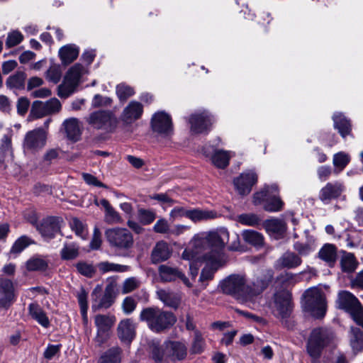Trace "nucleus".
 Here are the masks:
<instances>
[{"mask_svg": "<svg viewBox=\"0 0 363 363\" xmlns=\"http://www.w3.org/2000/svg\"><path fill=\"white\" fill-rule=\"evenodd\" d=\"M274 277L272 269H265L251 279L240 274H232L220 283L223 293L232 296L240 303H247L260 295L270 284Z\"/></svg>", "mask_w": 363, "mask_h": 363, "instance_id": "1", "label": "nucleus"}, {"mask_svg": "<svg viewBox=\"0 0 363 363\" xmlns=\"http://www.w3.org/2000/svg\"><path fill=\"white\" fill-rule=\"evenodd\" d=\"M229 240L226 228L211 231L201 237L196 238L193 245L196 248H202L208 252L202 255L203 258L211 259L216 263H225L227 257L223 250Z\"/></svg>", "mask_w": 363, "mask_h": 363, "instance_id": "2", "label": "nucleus"}, {"mask_svg": "<svg viewBox=\"0 0 363 363\" xmlns=\"http://www.w3.org/2000/svg\"><path fill=\"white\" fill-rule=\"evenodd\" d=\"M338 338L330 328L318 327L313 328L306 342V352L313 362H317L321 357L325 348L334 349L337 346Z\"/></svg>", "mask_w": 363, "mask_h": 363, "instance_id": "3", "label": "nucleus"}, {"mask_svg": "<svg viewBox=\"0 0 363 363\" xmlns=\"http://www.w3.org/2000/svg\"><path fill=\"white\" fill-rule=\"evenodd\" d=\"M140 320L145 322L153 332L160 333L170 328L177 321L172 313L158 307H147L143 309L140 314Z\"/></svg>", "mask_w": 363, "mask_h": 363, "instance_id": "4", "label": "nucleus"}, {"mask_svg": "<svg viewBox=\"0 0 363 363\" xmlns=\"http://www.w3.org/2000/svg\"><path fill=\"white\" fill-rule=\"evenodd\" d=\"M303 306L315 318H322L326 313V302L323 292L318 287L307 289L303 295Z\"/></svg>", "mask_w": 363, "mask_h": 363, "instance_id": "5", "label": "nucleus"}, {"mask_svg": "<svg viewBox=\"0 0 363 363\" xmlns=\"http://www.w3.org/2000/svg\"><path fill=\"white\" fill-rule=\"evenodd\" d=\"M102 286L98 284L91 293V309L97 311L101 309H107L113 303L117 295V283L115 280H110L106 286L104 294L101 296Z\"/></svg>", "mask_w": 363, "mask_h": 363, "instance_id": "6", "label": "nucleus"}, {"mask_svg": "<svg viewBox=\"0 0 363 363\" xmlns=\"http://www.w3.org/2000/svg\"><path fill=\"white\" fill-rule=\"evenodd\" d=\"M105 237L111 248L118 251H128L134 245L132 233L125 228L115 227L105 231Z\"/></svg>", "mask_w": 363, "mask_h": 363, "instance_id": "7", "label": "nucleus"}, {"mask_svg": "<svg viewBox=\"0 0 363 363\" xmlns=\"http://www.w3.org/2000/svg\"><path fill=\"white\" fill-rule=\"evenodd\" d=\"M87 72V67L77 63L67 72L64 80L57 87V95L60 98H67L73 94L79 84L82 76Z\"/></svg>", "mask_w": 363, "mask_h": 363, "instance_id": "8", "label": "nucleus"}, {"mask_svg": "<svg viewBox=\"0 0 363 363\" xmlns=\"http://www.w3.org/2000/svg\"><path fill=\"white\" fill-rule=\"evenodd\" d=\"M278 192V186L276 184L264 186L259 192L254 194L253 202L255 205L260 204L265 201L264 208L267 211L277 212L281 210L283 202L279 196L276 195Z\"/></svg>", "mask_w": 363, "mask_h": 363, "instance_id": "9", "label": "nucleus"}, {"mask_svg": "<svg viewBox=\"0 0 363 363\" xmlns=\"http://www.w3.org/2000/svg\"><path fill=\"white\" fill-rule=\"evenodd\" d=\"M116 322V318L112 314H98L94 317V325L96 327V334L94 341L96 346L101 347L111 337V329Z\"/></svg>", "mask_w": 363, "mask_h": 363, "instance_id": "10", "label": "nucleus"}, {"mask_svg": "<svg viewBox=\"0 0 363 363\" xmlns=\"http://www.w3.org/2000/svg\"><path fill=\"white\" fill-rule=\"evenodd\" d=\"M47 131L43 128H38L28 131L24 138L23 146L25 150L36 152L46 144Z\"/></svg>", "mask_w": 363, "mask_h": 363, "instance_id": "11", "label": "nucleus"}, {"mask_svg": "<svg viewBox=\"0 0 363 363\" xmlns=\"http://www.w3.org/2000/svg\"><path fill=\"white\" fill-rule=\"evenodd\" d=\"M274 303V315L280 318L282 322H286L292 311L290 294L285 291H280L275 294Z\"/></svg>", "mask_w": 363, "mask_h": 363, "instance_id": "12", "label": "nucleus"}, {"mask_svg": "<svg viewBox=\"0 0 363 363\" xmlns=\"http://www.w3.org/2000/svg\"><path fill=\"white\" fill-rule=\"evenodd\" d=\"M191 130L194 133L208 132L214 122L213 116L206 111L192 114L189 119Z\"/></svg>", "mask_w": 363, "mask_h": 363, "instance_id": "13", "label": "nucleus"}, {"mask_svg": "<svg viewBox=\"0 0 363 363\" xmlns=\"http://www.w3.org/2000/svg\"><path fill=\"white\" fill-rule=\"evenodd\" d=\"M88 123L96 129L111 130L116 125V118L110 111H99L90 114Z\"/></svg>", "mask_w": 363, "mask_h": 363, "instance_id": "14", "label": "nucleus"}, {"mask_svg": "<svg viewBox=\"0 0 363 363\" xmlns=\"http://www.w3.org/2000/svg\"><path fill=\"white\" fill-rule=\"evenodd\" d=\"M151 127L154 132L167 136L173 131L171 117L164 111L155 113L151 118Z\"/></svg>", "mask_w": 363, "mask_h": 363, "instance_id": "15", "label": "nucleus"}, {"mask_svg": "<svg viewBox=\"0 0 363 363\" xmlns=\"http://www.w3.org/2000/svg\"><path fill=\"white\" fill-rule=\"evenodd\" d=\"M257 182V175L252 170L242 172L233 180L235 189L240 195L245 196L250 193L252 187Z\"/></svg>", "mask_w": 363, "mask_h": 363, "instance_id": "16", "label": "nucleus"}, {"mask_svg": "<svg viewBox=\"0 0 363 363\" xmlns=\"http://www.w3.org/2000/svg\"><path fill=\"white\" fill-rule=\"evenodd\" d=\"M160 278L163 282L174 281L179 279L189 288L192 286V284L185 274L178 268L167 264H162L158 269Z\"/></svg>", "mask_w": 363, "mask_h": 363, "instance_id": "17", "label": "nucleus"}, {"mask_svg": "<svg viewBox=\"0 0 363 363\" xmlns=\"http://www.w3.org/2000/svg\"><path fill=\"white\" fill-rule=\"evenodd\" d=\"M336 303L339 308L345 310L350 315L362 306L357 298L347 291L339 292Z\"/></svg>", "mask_w": 363, "mask_h": 363, "instance_id": "18", "label": "nucleus"}, {"mask_svg": "<svg viewBox=\"0 0 363 363\" xmlns=\"http://www.w3.org/2000/svg\"><path fill=\"white\" fill-rule=\"evenodd\" d=\"M15 301L13 282L8 279H0V308L8 309Z\"/></svg>", "mask_w": 363, "mask_h": 363, "instance_id": "19", "label": "nucleus"}, {"mask_svg": "<svg viewBox=\"0 0 363 363\" xmlns=\"http://www.w3.org/2000/svg\"><path fill=\"white\" fill-rule=\"evenodd\" d=\"M164 346L168 361H182L187 355V347L183 342L168 340L164 342Z\"/></svg>", "mask_w": 363, "mask_h": 363, "instance_id": "20", "label": "nucleus"}, {"mask_svg": "<svg viewBox=\"0 0 363 363\" xmlns=\"http://www.w3.org/2000/svg\"><path fill=\"white\" fill-rule=\"evenodd\" d=\"M60 221H62V219L59 217L49 216L44 218L39 225H37L36 229L43 237L51 239L60 231Z\"/></svg>", "mask_w": 363, "mask_h": 363, "instance_id": "21", "label": "nucleus"}, {"mask_svg": "<svg viewBox=\"0 0 363 363\" xmlns=\"http://www.w3.org/2000/svg\"><path fill=\"white\" fill-rule=\"evenodd\" d=\"M344 185L340 182H328L319 192V199L324 203L338 198L344 191Z\"/></svg>", "mask_w": 363, "mask_h": 363, "instance_id": "22", "label": "nucleus"}, {"mask_svg": "<svg viewBox=\"0 0 363 363\" xmlns=\"http://www.w3.org/2000/svg\"><path fill=\"white\" fill-rule=\"evenodd\" d=\"M172 255V250L164 240L157 242L154 246L150 255L152 264H158L167 260Z\"/></svg>", "mask_w": 363, "mask_h": 363, "instance_id": "23", "label": "nucleus"}, {"mask_svg": "<svg viewBox=\"0 0 363 363\" xmlns=\"http://www.w3.org/2000/svg\"><path fill=\"white\" fill-rule=\"evenodd\" d=\"M118 338L125 343H130L135 335V327L130 319L121 320L117 328Z\"/></svg>", "mask_w": 363, "mask_h": 363, "instance_id": "24", "label": "nucleus"}, {"mask_svg": "<svg viewBox=\"0 0 363 363\" xmlns=\"http://www.w3.org/2000/svg\"><path fill=\"white\" fill-rule=\"evenodd\" d=\"M143 113V106L137 101H131L123 109L122 117L125 122L131 123L140 118Z\"/></svg>", "mask_w": 363, "mask_h": 363, "instance_id": "25", "label": "nucleus"}, {"mask_svg": "<svg viewBox=\"0 0 363 363\" xmlns=\"http://www.w3.org/2000/svg\"><path fill=\"white\" fill-rule=\"evenodd\" d=\"M156 295L166 306L177 308L180 304V296L170 289H160L156 291Z\"/></svg>", "mask_w": 363, "mask_h": 363, "instance_id": "26", "label": "nucleus"}, {"mask_svg": "<svg viewBox=\"0 0 363 363\" xmlns=\"http://www.w3.org/2000/svg\"><path fill=\"white\" fill-rule=\"evenodd\" d=\"M301 258L294 252H286L276 262L275 267L277 269H293L301 265Z\"/></svg>", "mask_w": 363, "mask_h": 363, "instance_id": "27", "label": "nucleus"}, {"mask_svg": "<svg viewBox=\"0 0 363 363\" xmlns=\"http://www.w3.org/2000/svg\"><path fill=\"white\" fill-rule=\"evenodd\" d=\"M318 257L329 267H333L337 259V247L330 243L324 244L318 253Z\"/></svg>", "mask_w": 363, "mask_h": 363, "instance_id": "28", "label": "nucleus"}, {"mask_svg": "<svg viewBox=\"0 0 363 363\" xmlns=\"http://www.w3.org/2000/svg\"><path fill=\"white\" fill-rule=\"evenodd\" d=\"M95 203L99 206L101 205L105 210L104 213V222L109 225L121 223L123 222V219L118 212H117L110 204L108 200L105 199H102L100 200L99 203L96 201Z\"/></svg>", "mask_w": 363, "mask_h": 363, "instance_id": "29", "label": "nucleus"}, {"mask_svg": "<svg viewBox=\"0 0 363 363\" xmlns=\"http://www.w3.org/2000/svg\"><path fill=\"white\" fill-rule=\"evenodd\" d=\"M29 315L38 322L43 328H48L50 320L43 308L36 302L31 303L28 305Z\"/></svg>", "mask_w": 363, "mask_h": 363, "instance_id": "30", "label": "nucleus"}, {"mask_svg": "<svg viewBox=\"0 0 363 363\" xmlns=\"http://www.w3.org/2000/svg\"><path fill=\"white\" fill-rule=\"evenodd\" d=\"M333 120L334 122V128L337 130L338 133L343 138L351 135L352 125L350 120H348L342 113H334Z\"/></svg>", "mask_w": 363, "mask_h": 363, "instance_id": "31", "label": "nucleus"}, {"mask_svg": "<svg viewBox=\"0 0 363 363\" xmlns=\"http://www.w3.org/2000/svg\"><path fill=\"white\" fill-rule=\"evenodd\" d=\"M218 216V214L215 211L200 208L189 209V213L187 215V218L194 223L213 220Z\"/></svg>", "mask_w": 363, "mask_h": 363, "instance_id": "32", "label": "nucleus"}, {"mask_svg": "<svg viewBox=\"0 0 363 363\" xmlns=\"http://www.w3.org/2000/svg\"><path fill=\"white\" fill-rule=\"evenodd\" d=\"M63 126L67 138L72 141H77L81 135V129L79 121L75 118H70L63 122Z\"/></svg>", "mask_w": 363, "mask_h": 363, "instance_id": "33", "label": "nucleus"}, {"mask_svg": "<svg viewBox=\"0 0 363 363\" xmlns=\"http://www.w3.org/2000/svg\"><path fill=\"white\" fill-rule=\"evenodd\" d=\"M340 253V264L342 271L345 273L354 272L358 266V262L354 254L345 250H341Z\"/></svg>", "mask_w": 363, "mask_h": 363, "instance_id": "34", "label": "nucleus"}, {"mask_svg": "<svg viewBox=\"0 0 363 363\" xmlns=\"http://www.w3.org/2000/svg\"><path fill=\"white\" fill-rule=\"evenodd\" d=\"M59 55L64 65H69L77 58L79 48L75 45H65L60 49Z\"/></svg>", "mask_w": 363, "mask_h": 363, "instance_id": "35", "label": "nucleus"}, {"mask_svg": "<svg viewBox=\"0 0 363 363\" xmlns=\"http://www.w3.org/2000/svg\"><path fill=\"white\" fill-rule=\"evenodd\" d=\"M350 344L354 354L361 352L363 350V331L359 328H351Z\"/></svg>", "mask_w": 363, "mask_h": 363, "instance_id": "36", "label": "nucleus"}, {"mask_svg": "<svg viewBox=\"0 0 363 363\" xmlns=\"http://www.w3.org/2000/svg\"><path fill=\"white\" fill-rule=\"evenodd\" d=\"M121 352L120 347H113L101 355L97 363H121Z\"/></svg>", "mask_w": 363, "mask_h": 363, "instance_id": "37", "label": "nucleus"}, {"mask_svg": "<svg viewBox=\"0 0 363 363\" xmlns=\"http://www.w3.org/2000/svg\"><path fill=\"white\" fill-rule=\"evenodd\" d=\"M26 269L30 272H44L48 268V261L42 256H33L26 263Z\"/></svg>", "mask_w": 363, "mask_h": 363, "instance_id": "38", "label": "nucleus"}, {"mask_svg": "<svg viewBox=\"0 0 363 363\" xmlns=\"http://www.w3.org/2000/svg\"><path fill=\"white\" fill-rule=\"evenodd\" d=\"M150 356L156 363L167 362L168 359L166 356V347L164 343L160 345L152 342L150 345Z\"/></svg>", "mask_w": 363, "mask_h": 363, "instance_id": "39", "label": "nucleus"}, {"mask_svg": "<svg viewBox=\"0 0 363 363\" xmlns=\"http://www.w3.org/2000/svg\"><path fill=\"white\" fill-rule=\"evenodd\" d=\"M203 259L206 262L207 265L201 271V276L199 278V281L201 282L211 280L213 278L214 273L216 272V271L225 264L216 263L211 259Z\"/></svg>", "mask_w": 363, "mask_h": 363, "instance_id": "40", "label": "nucleus"}, {"mask_svg": "<svg viewBox=\"0 0 363 363\" xmlns=\"http://www.w3.org/2000/svg\"><path fill=\"white\" fill-rule=\"evenodd\" d=\"M264 227L269 233L282 235L286 230V223L278 218L267 220L264 222Z\"/></svg>", "mask_w": 363, "mask_h": 363, "instance_id": "41", "label": "nucleus"}, {"mask_svg": "<svg viewBox=\"0 0 363 363\" xmlns=\"http://www.w3.org/2000/svg\"><path fill=\"white\" fill-rule=\"evenodd\" d=\"M97 268L99 270L103 273L107 272H119L123 273L129 271L130 267L128 265H123L113 262H109L108 261L101 262L98 263Z\"/></svg>", "mask_w": 363, "mask_h": 363, "instance_id": "42", "label": "nucleus"}, {"mask_svg": "<svg viewBox=\"0 0 363 363\" xmlns=\"http://www.w3.org/2000/svg\"><path fill=\"white\" fill-rule=\"evenodd\" d=\"M26 75L23 72H18L8 77L6 86L10 89H23L25 87Z\"/></svg>", "mask_w": 363, "mask_h": 363, "instance_id": "43", "label": "nucleus"}, {"mask_svg": "<svg viewBox=\"0 0 363 363\" xmlns=\"http://www.w3.org/2000/svg\"><path fill=\"white\" fill-rule=\"evenodd\" d=\"M242 236L245 242L259 247L263 245L264 237L263 235L253 230H245L242 233Z\"/></svg>", "mask_w": 363, "mask_h": 363, "instance_id": "44", "label": "nucleus"}, {"mask_svg": "<svg viewBox=\"0 0 363 363\" xmlns=\"http://www.w3.org/2000/svg\"><path fill=\"white\" fill-rule=\"evenodd\" d=\"M230 158L228 152L220 150L214 152L211 160L218 168L224 169L229 164Z\"/></svg>", "mask_w": 363, "mask_h": 363, "instance_id": "45", "label": "nucleus"}, {"mask_svg": "<svg viewBox=\"0 0 363 363\" xmlns=\"http://www.w3.org/2000/svg\"><path fill=\"white\" fill-rule=\"evenodd\" d=\"M61 258L64 260H72L79 256V246L74 242L65 243L60 251Z\"/></svg>", "mask_w": 363, "mask_h": 363, "instance_id": "46", "label": "nucleus"}, {"mask_svg": "<svg viewBox=\"0 0 363 363\" xmlns=\"http://www.w3.org/2000/svg\"><path fill=\"white\" fill-rule=\"evenodd\" d=\"M32 243L33 242L31 238L26 235H22L15 241L10 250V253L18 254Z\"/></svg>", "mask_w": 363, "mask_h": 363, "instance_id": "47", "label": "nucleus"}, {"mask_svg": "<svg viewBox=\"0 0 363 363\" xmlns=\"http://www.w3.org/2000/svg\"><path fill=\"white\" fill-rule=\"evenodd\" d=\"M260 220L259 216L255 213H242L237 217V221L244 225L255 226Z\"/></svg>", "mask_w": 363, "mask_h": 363, "instance_id": "48", "label": "nucleus"}, {"mask_svg": "<svg viewBox=\"0 0 363 363\" xmlns=\"http://www.w3.org/2000/svg\"><path fill=\"white\" fill-rule=\"evenodd\" d=\"M133 87L125 84H120L116 86V94L121 101H125L129 97L134 95Z\"/></svg>", "mask_w": 363, "mask_h": 363, "instance_id": "49", "label": "nucleus"}, {"mask_svg": "<svg viewBox=\"0 0 363 363\" xmlns=\"http://www.w3.org/2000/svg\"><path fill=\"white\" fill-rule=\"evenodd\" d=\"M77 272L83 276L91 278L96 273V269L92 264L86 262H79L75 264Z\"/></svg>", "mask_w": 363, "mask_h": 363, "instance_id": "50", "label": "nucleus"}, {"mask_svg": "<svg viewBox=\"0 0 363 363\" xmlns=\"http://www.w3.org/2000/svg\"><path fill=\"white\" fill-rule=\"evenodd\" d=\"M70 227L76 235L82 239H86L88 235V230L83 223L77 218H74L70 222Z\"/></svg>", "mask_w": 363, "mask_h": 363, "instance_id": "51", "label": "nucleus"}, {"mask_svg": "<svg viewBox=\"0 0 363 363\" xmlns=\"http://www.w3.org/2000/svg\"><path fill=\"white\" fill-rule=\"evenodd\" d=\"M205 347V340L198 330L194 333V340L191 344V352L194 354L201 353Z\"/></svg>", "mask_w": 363, "mask_h": 363, "instance_id": "52", "label": "nucleus"}, {"mask_svg": "<svg viewBox=\"0 0 363 363\" xmlns=\"http://www.w3.org/2000/svg\"><path fill=\"white\" fill-rule=\"evenodd\" d=\"M23 40V35L18 30L9 32L6 40V47L11 48L20 44Z\"/></svg>", "mask_w": 363, "mask_h": 363, "instance_id": "53", "label": "nucleus"}, {"mask_svg": "<svg viewBox=\"0 0 363 363\" xmlns=\"http://www.w3.org/2000/svg\"><path fill=\"white\" fill-rule=\"evenodd\" d=\"M138 213L139 221L143 225H149L156 218V213L151 210L140 208Z\"/></svg>", "mask_w": 363, "mask_h": 363, "instance_id": "54", "label": "nucleus"}, {"mask_svg": "<svg viewBox=\"0 0 363 363\" xmlns=\"http://www.w3.org/2000/svg\"><path fill=\"white\" fill-rule=\"evenodd\" d=\"M62 76L60 67L57 65H52L46 72V78L49 82L57 84L60 82Z\"/></svg>", "mask_w": 363, "mask_h": 363, "instance_id": "55", "label": "nucleus"}, {"mask_svg": "<svg viewBox=\"0 0 363 363\" xmlns=\"http://www.w3.org/2000/svg\"><path fill=\"white\" fill-rule=\"evenodd\" d=\"M82 177L84 182L89 186L108 189V186L106 184L100 182L94 175L91 174L82 172Z\"/></svg>", "mask_w": 363, "mask_h": 363, "instance_id": "56", "label": "nucleus"}, {"mask_svg": "<svg viewBox=\"0 0 363 363\" xmlns=\"http://www.w3.org/2000/svg\"><path fill=\"white\" fill-rule=\"evenodd\" d=\"M30 113L35 118H41L48 115L45 103L35 101L33 103Z\"/></svg>", "mask_w": 363, "mask_h": 363, "instance_id": "57", "label": "nucleus"}, {"mask_svg": "<svg viewBox=\"0 0 363 363\" xmlns=\"http://www.w3.org/2000/svg\"><path fill=\"white\" fill-rule=\"evenodd\" d=\"M350 162V156L342 152H338L333 156V164L335 167L343 169Z\"/></svg>", "mask_w": 363, "mask_h": 363, "instance_id": "58", "label": "nucleus"}, {"mask_svg": "<svg viewBox=\"0 0 363 363\" xmlns=\"http://www.w3.org/2000/svg\"><path fill=\"white\" fill-rule=\"evenodd\" d=\"M153 230L156 233L169 234L170 232V225L165 218H161L158 219L154 225Z\"/></svg>", "mask_w": 363, "mask_h": 363, "instance_id": "59", "label": "nucleus"}, {"mask_svg": "<svg viewBox=\"0 0 363 363\" xmlns=\"http://www.w3.org/2000/svg\"><path fill=\"white\" fill-rule=\"evenodd\" d=\"M139 286L140 282L136 278H128L124 281L123 284L122 293L123 294L130 293L131 291L138 288Z\"/></svg>", "mask_w": 363, "mask_h": 363, "instance_id": "60", "label": "nucleus"}, {"mask_svg": "<svg viewBox=\"0 0 363 363\" xmlns=\"http://www.w3.org/2000/svg\"><path fill=\"white\" fill-rule=\"evenodd\" d=\"M45 104L48 115L59 112L62 107L60 101L56 98L48 100Z\"/></svg>", "mask_w": 363, "mask_h": 363, "instance_id": "61", "label": "nucleus"}, {"mask_svg": "<svg viewBox=\"0 0 363 363\" xmlns=\"http://www.w3.org/2000/svg\"><path fill=\"white\" fill-rule=\"evenodd\" d=\"M294 250L298 252L300 255L306 256L313 250V245L310 243L296 242L294 245Z\"/></svg>", "mask_w": 363, "mask_h": 363, "instance_id": "62", "label": "nucleus"}, {"mask_svg": "<svg viewBox=\"0 0 363 363\" xmlns=\"http://www.w3.org/2000/svg\"><path fill=\"white\" fill-rule=\"evenodd\" d=\"M77 299L82 315H86V311H87L88 309L87 293L84 288H81L80 291L78 293Z\"/></svg>", "mask_w": 363, "mask_h": 363, "instance_id": "63", "label": "nucleus"}, {"mask_svg": "<svg viewBox=\"0 0 363 363\" xmlns=\"http://www.w3.org/2000/svg\"><path fill=\"white\" fill-rule=\"evenodd\" d=\"M136 306L135 300L130 296L125 298L122 303L123 310L125 314L131 313L135 309Z\"/></svg>", "mask_w": 363, "mask_h": 363, "instance_id": "64", "label": "nucleus"}]
</instances>
